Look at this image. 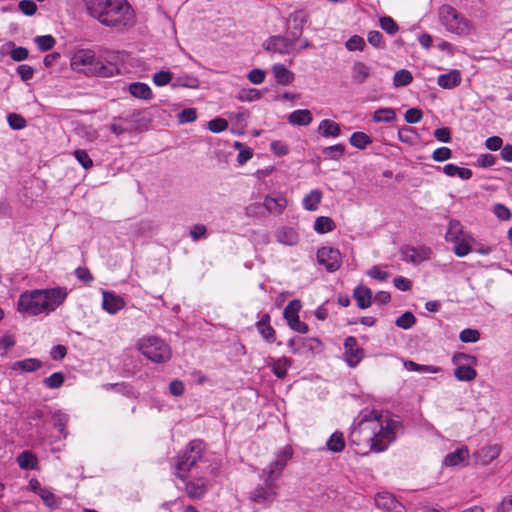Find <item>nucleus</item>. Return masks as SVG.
Instances as JSON below:
<instances>
[{"label":"nucleus","mask_w":512,"mask_h":512,"mask_svg":"<svg viewBox=\"0 0 512 512\" xmlns=\"http://www.w3.org/2000/svg\"><path fill=\"white\" fill-rule=\"evenodd\" d=\"M396 119V111L391 107H381L372 114L374 123H392Z\"/></svg>","instance_id":"f704fd0d"},{"label":"nucleus","mask_w":512,"mask_h":512,"mask_svg":"<svg viewBox=\"0 0 512 512\" xmlns=\"http://www.w3.org/2000/svg\"><path fill=\"white\" fill-rule=\"evenodd\" d=\"M451 362L454 365V376L458 381L472 382L476 379V366L478 364L476 356L457 352L452 356Z\"/></svg>","instance_id":"6e6552de"},{"label":"nucleus","mask_w":512,"mask_h":512,"mask_svg":"<svg viewBox=\"0 0 512 512\" xmlns=\"http://www.w3.org/2000/svg\"><path fill=\"white\" fill-rule=\"evenodd\" d=\"M39 497L42 499L44 504L51 509L58 508L61 504V498L56 496L51 489L46 487L40 491Z\"/></svg>","instance_id":"79ce46f5"},{"label":"nucleus","mask_w":512,"mask_h":512,"mask_svg":"<svg viewBox=\"0 0 512 512\" xmlns=\"http://www.w3.org/2000/svg\"><path fill=\"white\" fill-rule=\"evenodd\" d=\"M349 142L353 147L364 150L372 143V138L364 132H354L351 135Z\"/></svg>","instance_id":"a19ab883"},{"label":"nucleus","mask_w":512,"mask_h":512,"mask_svg":"<svg viewBox=\"0 0 512 512\" xmlns=\"http://www.w3.org/2000/svg\"><path fill=\"white\" fill-rule=\"evenodd\" d=\"M197 119V111L195 108H186L178 114V121L181 124L192 123Z\"/></svg>","instance_id":"bf43d9fd"},{"label":"nucleus","mask_w":512,"mask_h":512,"mask_svg":"<svg viewBox=\"0 0 512 512\" xmlns=\"http://www.w3.org/2000/svg\"><path fill=\"white\" fill-rule=\"evenodd\" d=\"M274 236L277 242L286 246H295L299 242V234L293 227H278L274 232Z\"/></svg>","instance_id":"412c9836"},{"label":"nucleus","mask_w":512,"mask_h":512,"mask_svg":"<svg viewBox=\"0 0 512 512\" xmlns=\"http://www.w3.org/2000/svg\"><path fill=\"white\" fill-rule=\"evenodd\" d=\"M502 452L500 444H487L481 447L474 453L475 462L482 466L489 465L492 461L497 459Z\"/></svg>","instance_id":"f3484780"},{"label":"nucleus","mask_w":512,"mask_h":512,"mask_svg":"<svg viewBox=\"0 0 512 512\" xmlns=\"http://www.w3.org/2000/svg\"><path fill=\"white\" fill-rule=\"evenodd\" d=\"M416 322V318L411 312H405L395 321L397 327L402 329H410Z\"/></svg>","instance_id":"603ef678"},{"label":"nucleus","mask_w":512,"mask_h":512,"mask_svg":"<svg viewBox=\"0 0 512 512\" xmlns=\"http://www.w3.org/2000/svg\"><path fill=\"white\" fill-rule=\"evenodd\" d=\"M345 152V146L342 144H336L323 149L325 157L333 160L340 159Z\"/></svg>","instance_id":"8fccbe9b"},{"label":"nucleus","mask_w":512,"mask_h":512,"mask_svg":"<svg viewBox=\"0 0 512 512\" xmlns=\"http://www.w3.org/2000/svg\"><path fill=\"white\" fill-rule=\"evenodd\" d=\"M345 47L349 51H363L365 47V41L362 37L353 35L346 41Z\"/></svg>","instance_id":"4d7b16f0"},{"label":"nucleus","mask_w":512,"mask_h":512,"mask_svg":"<svg viewBox=\"0 0 512 512\" xmlns=\"http://www.w3.org/2000/svg\"><path fill=\"white\" fill-rule=\"evenodd\" d=\"M301 309V303L299 300H292L288 303V305L285 307L283 315L284 318L288 321H290L293 318L298 317L299 311Z\"/></svg>","instance_id":"3c124183"},{"label":"nucleus","mask_w":512,"mask_h":512,"mask_svg":"<svg viewBox=\"0 0 512 512\" xmlns=\"http://www.w3.org/2000/svg\"><path fill=\"white\" fill-rule=\"evenodd\" d=\"M291 364V359L283 356L277 359H273L271 363H269V366L271 367L273 374L277 378L282 379L286 376L288 369L291 367Z\"/></svg>","instance_id":"2f4dec72"},{"label":"nucleus","mask_w":512,"mask_h":512,"mask_svg":"<svg viewBox=\"0 0 512 512\" xmlns=\"http://www.w3.org/2000/svg\"><path fill=\"white\" fill-rule=\"evenodd\" d=\"M34 42L39 50L43 52L51 50L56 44L54 37L51 35L37 36Z\"/></svg>","instance_id":"09e8293b"},{"label":"nucleus","mask_w":512,"mask_h":512,"mask_svg":"<svg viewBox=\"0 0 512 512\" xmlns=\"http://www.w3.org/2000/svg\"><path fill=\"white\" fill-rule=\"evenodd\" d=\"M317 260L327 271L334 272L341 266V254L338 249L332 247H321L317 251Z\"/></svg>","instance_id":"ddd939ff"},{"label":"nucleus","mask_w":512,"mask_h":512,"mask_svg":"<svg viewBox=\"0 0 512 512\" xmlns=\"http://www.w3.org/2000/svg\"><path fill=\"white\" fill-rule=\"evenodd\" d=\"M69 295V290L63 286H54L40 289L41 314L49 315L64 304Z\"/></svg>","instance_id":"1a4fd4ad"},{"label":"nucleus","mask_w":512,"mask_h":512,"mask_svg":"<svg viewBox=\"0 0 512 512\" xmlns=\"http://www.w3.org/2000/svg\"><path fill=\"white\" fill-rule=\"evenodd\" d=\"M42 363L36 358H28L16 361L12 364L11 369L14 371L34 372L41 368Z\"/></svg>","instance_id":"58836bf2"},{"label":"nucleus","mask_w":512,"mask_h":512,"mask_svg":"<svg viewBox=\"0 0 512 512\" xmlns=\"http://www.w3.org/2000/svg\"><path fill=\"white\" fill-rule=\"evenodd\" d=\"M401 429L399 417L389 411L372 410L354 424L349 444L359 455L380 453L395 442Z\"/></svg>","instance_id":"f257e3e1"},{"label":"nucleus","mask_w":512,"mask_h":512,"mask_svg":"<svg viewBox=\"0 0 512 512\" xmlns=\"http://www.w3.org/2000/svg\"><path fill=\"white\" fill-rule=\"evenodd\" d=\"M138 349L155 363L166 362L171 358V349L162 339L155 336L143 337L138 341Z\"/></svg>","instance_id":"0eeeda50"},{"label":"nucleus","mask_w":512,"mask_h":512,"mask_svg":"<svg viewBox=\"0 0 512 512\" xmlns=\"http://www.w3.org/2000/svg\"><path fill=\"white\" fill-rule=\"evenodd\" d=\"M265 76H266V73L264 70L256 68V69H252L248 73L247 78L251 83H253L255 85H259L264 82Z\"/></svg>","instance_id":"69168bd1"},{"label":"nucleus","mask_w":512,"mask_h":512,"mask_svg":"<svg viewBox=\"0 0 512 512\" xmlns=\"http://www.w3.org/2000/svg\"><path fill=\"white\" fill-rule=\"evenodd\" d=\"M288 206V199L283 193L266 195L263 199L262 207L269 214L280 215Z\"/></svg>","instance_id":"a211bd4d"},{"label":"nucleus","mask_w":512,"mask_h":512,"mask_svg":"<svg viewBox=\"0 0 512 512\" xmlns=\"http://www.w3.org/2000/svg\"><path fill=\"white\" fill-rule=\"evenodd\" d=\"M312 120V113L308 109L295 110L288 116L289 123L297 126H308Z\"/></svg>","instance_id":"7c9ffc66"},{"label":"nucleus","mask_w":512,"mask_h":512,"mask_svg":"<svg viewBox=\"0 0 512 512\" xmlns=\"http://www.w3.org/2000/svg\"><path fill=\"white\" fill-rule=\"evenodd\" d=\"M74 156L78 163L84 168V169H90L93 166V161L88 155V153L85 150H75Z\"/></svg>","instance_id":"13d9d810"},{"label":"nucleus","mask_w":512,"mask_h":512,"mask_svg":"<svg viewBox=\"0 0 512 512\" xmlns=\"http://www.w3.org/2000/svg\"><path fill=\"white\" fill-rule=\"evenodd\" d=\"M438 16L440 23L445 27V29L458 36H466L473 29L472 22L452 6H441L438 11Z\"/></svg>","instance_id":"7ed1b4c3"},{"label":"nucleus","mask_w":512,"mask_h":512,"mask_svg":"<svg viewBox=\"0 0 512 512\" xmlns=\"http://www.w3.org/2000/svg\"><path fill=\"white\" fill-rule=\"evenodd\" d=\"M328 450L334 453L341 452L345 447V439L342 432H334L326 442Z\"/></svg>","instance_id":"ea45409f"},{"label":"nucleus","mask_w":512,"mask_h":512,"mask_svg":"<svg viewBox=\"0 0 512 512\" xmlns=\"http://www.w3.org/2000/svg\"><path fill=\"white\" fill-rule=\"evenodd\" d=\"M95 52L91 49H78L70 59V66L76 72L85 73L90 75L91 68L94 67L96 62Z\"/></svg>","instance_id":"f8f14e48"},{"label":"nucleus","mask_w":512,"mask_h":512,"mask_svg":"<svg viewBox=\"0 0 512 512\" xmlns=\"http://www.w3.org/2000/svg\"><path fill=\"white\" fill-rule=\"evenodd\" d=\"M17 311L24 316L42 315L40 289L29 290L20 294L17 301Z\"/></svg>","instance_id":"9d476101"},{"label":"nucleus","mask_w":512,"mask_h":512,"mask_svg":"<svg viewBox=\"0 0 512 512\" xmlns=\"http://www.w3.org/2000/svg\"><path fill=\"white\" fill-rule=\"evenodd\" d=\"M256 327L262 338L272 343L275 341V330L270 325V316L269 314H263L259 321L256 323Z\"/></svg>","instance_id":"bb28decb"},{"label":"nucleus","mask_w":512,"mask_h":512,"mask_svg":"<svg viewBox=\"0 0 512 512\" xmlns=\"http://www.w3.org/2000/svg\"><path fill=\"white\" fill-rule=\"evenodd\" d=\"M459 339L463 343H475L480 339V332L476 329H464L459 334Z\"/></svg>","instance_id":"5fc2aeb1"},{"label":"nucleus","mask_w":512,"mask_h":512,"mask_svg":"<svg viewBox=\"0 0 512 512\" xmlns=\"http://www.w3.org/2000/svg\"><path fill=\"white\" fill-rule=\"evenodd\" d=\"M375 504L377 507L389 512L403 511L401 504L394 498L392 494L387 492L378 493L375 496Z\"/></svg>","instance_id":"4be33fe9"},{"label":"nucleus","mask_w":512,"mask_h":512,"mask_svg":"<svg viewBox=\"0 0 512 512\" xmlns=\"http://www.w3.org/2000/svg\"><path fill=\"white\" fill-rule=\"evenodd\" d=\"M292 456V447L289 445L284 446L276 453L275 459L271 463H269L265 468H263L261 472L264 473L265 475H268L269 477L279 479L283 469L290 461Z\"/></svg>","instance_id":"9b49d317"},{"label":"nucleus","mask_w":512,"mask_h":512,"mask_svg":"<svg viewBox=\"0 0 512 512\" xmlns=\"http://www.w3.org/2000/svg\"><path fill=\"white\" fill-rule=\"evenodd\" d=\"M128 91L133 97L142 100H150L153 97V93L149 85L142 82L131 83L128 87Z\"/></svg>","instance_id":"72a5a7b5"},{"label":"nucleus","mask_w":512,"mask_h":512,"mask_svg":"<svg viewBox=\"0 0 512 512\" xmlns=\"http://www.w3.org/2000/svg\"><path fill=\"white\" fill-rule=\"evenodd\" d=\"M204 452V443L201 440H192L188 447L179 452L175 463V473L180 479H185L186 473L197 462L201 461Z\"/></svg>","instance_id":"39448f33"},{"label":"nucleus","mask_w":512,"mask_h":512,"mask_svg":"<svg viewBox=\"0 0 512 512\" xmlns=\"http://www.w3.org/2000/svg\"><path fill=\"white\" fill-rule=\"evenodd\" d=\"M445 240L454 244L453 252L458 257H465L472 251L474 237L464 230L458 220L449 221Z\"/></svg>","instance_id":"20e7f679"},{"label":"nucleus","mask_w":512,"mask_h":512,"mask_svg":"<svg viewBox=\"0 0 512 512\" xmlns=\"http://www.w3.org/2000/svg\"><path fill=\"white\" fill-rule=\"evenodd\" d=\"M402 260L414 265L429 260L432 255V250L426 246H406L401 249Z\"/></svg>","instance_id":"2eb2a0df"},{"label":"nucleus","mask_w":512,"mask_h":512,"mask_svg":"<svg viewBox=\"0 0 512 512\" xmlns=\"http://www.w3.org/2000/svg\"><path fill=\"white\" fill-rule=\"evenodd\" d=\"M89 16L104 26L128 28L135 22V13L127 0H83Z\"/></svg>","instance_id":"f03ea898"},{"label":"nucleus","mask_w":512,"mask_h":512,"mask_svg":"<svg viewBox=\"0 0 512 512\" xmlns=\"http://www.w3.org/2000/svg\"><path fill=\"white\" fill-rule=\"evenodd\" d=\"M272 73L280 85H288L294 80V74L281 63L272 66Z\"/></svg>","instance_id":"c756f323"},{"label":"nucleus","mask_w":512,"mask_h":512,"mask_svg":"<svg viewBox=\"0 0 512 512\" xmlns=\"http://www.w3.org/2000/svg\"><path fill=\"white\" fill-rule=\"evenodd\" d=\"M380 27L388 34H395L399 27L393 18L389 16H383L379 19Z\"/></svg>","instance_id":"6e6d98bb"},{"label":"nucleus","mask_w":512,"mask_h":512,"mask_svg":"<svg viewBox=\"0 0 512 512\" xmlns=\"http://www.w3.org/2000/svg\"><path fill=\"white\" fill-rule=\"evenodd\" d=\"M470 459L469 448L462 445L456 448L454 451L449 452L443 459V466L445 467H462L467 466Z\"/></svg>","instance_id":"dca6fc26"},{"label":"nucleus","mask_w":512,"mask_h":512,"mask_svg":"<svg viewBox=\"0 0 512 512\" xmlns=\"http://www.w3.org/2000/svg\"><path fill=\"white\" fill-rule=\"evenodd\" d=\"M64 382V375L61 372H55L43 380L46 387L56 389L62 386Z\"/></svg>","instance_id":"864d4df0"},{"label":"nucleus","mask_w":512,"mask_h":512,"mask_svg":"<svg viewBox=\"0 0 512 512\" xmlns=\"http://www.w3.org/2000/svg\"><path fill=\"white\" fill-rule=\"evenodd\" d=\"M423 113L418 108H410L404 114V119L407 123H418L421 121Z\"/></svg>","instance_id":"0e129e2a"},{"label":"nucleus","mask_w":512,"mask_h":512,"mask_svg":"<svg viewBox=\"0 0 512 512\" xmlns=\"http://www.w3.org/2000/svg\"><path fill=\"white\" fill-rule=\"evenodd\" d=\"M452 157V151L448 147H439L436 150H434L432 154V158L434 161L437 162H443Z\"/></svg>","instance_id":"e2e57ef3"},{"label":"nucleus","mask_w":512,"mask_h":512,"mask_svg":"<svg viewBox=\"0 0 512 512\" xmlns=\"http://www.w3.org/2000/svg\"><path fill=\"white\" fill-rule=\"evenodd\" d=\"M119 74V68L115 63L109 62L104 64L103 62L96 60L94 67L91 68L90 75L99 77H113Z\"/></svg>","instance_id":"393cba45"},{"label":"nucleus","mask_w":512,"mask_h":512,"mask_svg":"<svg viewBox=\"0 0 512 512\" xmlns=\"http://www.w3.org/2000/svg\"><path fill=\"white\" fill-rule=\"evenodd\" d=\"M442 170L448 177H458L462 180H468L473 175L471 169L459 167L455 164H447L442 168Z\"/></svg>","instance_id":"e433bc0d"},{"label":"nucleus","mask_w":512,"mask_h":512,"mask_svg":"<svg viewBox=\"0 0 512 512\" xmlns=\"http://www.w3.org/2000/svg\"><path fill=\"white\" fill-rule=\"evenodd\" d=\"M52 421H53L54 427L57 428L58 431L61 434H63L65 437L66 436L65 427L69 421L68 414H66L62 411H56V412H54V414L52 416Z\"/></svg>","instance_id":"de8ad7c7"},{"label":"nucleus","mask_w":512,"mask_h":512,"mask_svg":"<svg viewBox=\"0 0 512 512\" xmlns=\"http://www.w3.org/2000/svg\"><path fill=\"white\" fill-rule=\"evenodd\" d=\"M19 10L27 16H32L37 11V5L32 0H22L19 2Z\"/></svg>","instance_id":"338daca9"},{"label":"nucleus","mask_w":512,"mask_h":512,"mask_svg":"<svg viewBox=\"0 0 512 512\" xmlns=\"http://www.w3.org/2000/svg\"><path fill=\"white\" fill-rule=\"evenodd\" d=\"M318 133L325 138H337L341 134V128L335 121L324 119L319 123Z\"/></svg>","instance_id":"cd10ccee"},{"label":"nucleus","mask_w":512,"mask_h":512,"mask_svg":"<svg viewBox=\"0 0 512 512\" xmlns=\"http://www.w3.org/2000/svg\"><path fill=\"white\" fill-rule=\"evenodd\" d=\"M200 86V80L193 74H183L177 77L173 76V82L171 83V88H188V89H198Z\"/></svg>","instance_id":"a878e982"},{"label":"nucleus","mask_w":512,"mask_h":512,"mask_svg":"<svg viewBox=\"0 0 512 512\" xmlns=\"http://www.w3.org/2000/svg\"><path fill=\"white\" fill-rule=\"evenodd\" d=\"M371 74V66L361 61L355 62L351 68L352 79L354 82L358 84H363L364 82H366L368 78L371 76Z\"/></svg>","instance_id":"5701e85b"},{"label":"nucleus","mask_w":512,"mask_h":512,"mask_svg":"<svg viewBox=\"0 0 512 512\" xmlns=\"http://www.w3.org/2000/svg\"><path fill=\"white\" fill-rule=\"evenodd\" d=\"M262 92L255 88H242L238 94L237 99L240 102H253L261 99Z\"/></svg>","instance_id":"c03bdc74"},{"label":"nucleus","mask_w":512,"mask_h":512,"mask_svg":"<svg viewBox=\"0 0 512 512\" xmlns=\"http://www.w3.org/2000/svg\"><path fill=\"white\" fill-rule=\"evenodd\" d=\"M152 81L155 86L163 87L173 82V74L168 70H161L153 75Z\"/></svg>","instance_id":"49530a36"},{"label":"nucleus","mask_w":512,"mask_h":512,"mask_svg":"<svg viewBox=\"0 0 512 512\" xmlns=\"http://www.w3.org/2000/svg\"><path fill=\"white\" fill-rule=\"evenodd\" d=\"M17 463L21 469L36 470L38 469V459L35 454L30 451H23L17 457Z\"/></svg>","instance_id":"4c0bfd02"},{"label":"nucleus","mask_w":512,"mask_h":512,"mask_svg":"<svg viewBox=\"0 0 512 512\" xmlns=\"http://www.w3.org/2000/svg\"><path fill=\"white\" fill-rule=\"evenodd\" d=\"M259 478L263 481V485H259L251 491L249 499L255 505L265 508L270 506L278 497V479L269 477L262 472H260Z\"/></svg>","instance_id":"423d86ee"},{"label":"nucleus","mask_w":512,"mask_h":512,"mask_svg":"<svg viewBox=\"0 0 512 512\" xmlns=\"http://www.w3.org/2000/svg\"><path fill=\"white\" fill-rule=\"evenodd\" d=\"M102 308L109 314L115 315L125 307L124 299L114 292L102 291Z\"/></svg>","instance_id":"6ab92c4d"},{"label":"nucleus","mask_w":512,"mask_h":512,"mask_svg":"<svg viewBox=\"0 0 512 512\" xmlns=\"http://www.w3.org/2000/svg\"><path fill=\"white\" fill-rule=\"evenodd\" d=\"M7 120H8L9 126L14 130H20L26 126L25 119L22 116L15 114V113H10L7 116Z\"/></svg>","instance_id":"680f3d73"},{"label":"nucleus","mask_w":512,"mask_h":512,"mask_svg":"<svg viewBox=\"0 0 512 512\" xmlns=\"http://www.w3.org/2000/svg\"><path fill=\"white\" fill-rule=\"evenodd\" d=\"M344 357L348 366L356 367L364 358V350L355 337H347L344 341Z\"/></svg>","instance_id":"4468645a"},{"label":"nucleus","mask_w":512,"mask_h":512,"mask_svg":"<svg viewBox=\"0 0 512 512\" xmlns=\"http://www.w3.org/2000/svg\"><path fill=\"white\" fill-rule=\"evenodd\" d=\"M461 82V74L458 70H451L447 74L438 76L437 83L441 88L452 89L458 86Z\"/></svg>","instance_id":"473e14b6"},{"label":"nucleus","mask_w":512,"mask_h":512,"mask_svg":"<svg viewBox=\"0 0 512 512\" xmlns=\"http://www.w3.org/2000/svg\"><path fill=\"white\" fill-rule=\"evenodd\" d=\"M292 41L283 36H272L264 42V48L267 51L287 54L292 47Z\"/></svg>","instance_id":"aec40b11"},{"label":"nucleus","mask_w":512,"mask_h":512,"mask_svg":"<svg viewBox=\"0 0 512 512\" xmlns=\"http://www.w3.org/2000/svg\"><path fill=\"white\" fill-rule=\"evenodd\" d=\"M354 298L361 309H366L372 303V291L365 286H358L354 289Z\"/></svg>","instance_id":"c9c22d12"},{"label":"nucleus","mask_w":512,"mask_h":512,"mask_svg":"<svg viewBox=\"0 0 512 512\" xmlns=\"http://www.w3.org/2000/svg\"><path fill=\"white\" fill-rule=\"evenodd\" d=\"M208 489V481L203 478H196L186 484V492L191 498H201Z\"/></svg>","instance_id":"b1692460"},{"label":"nucleus","mask_w":512,"mask_h":512,"mask_svg":"<svg viewBox=\"0 0 512 512\" xmlns=\"http://www.w3.org/2000/svg\"><path fill=\"white\" fill-rule=\"evenodd\" d=\"M413 75L409 70L401 69L393 76V85L396 88L404 87L412 83Z\"/></svg>","instance_id":"37998d69"},{"label":"nucleus","mask_w":512,"mask_h":512,"mask_svg":"<svg viewBox=\"0 0 512 512\" xmlns=\"http://www.w3.org/2000/svg\"><path fill=\"white\" fill-rule=\"evenodd\" d=\"M323 198V193L320 189H313L308 194H306L302 199V206L306 211H316L318 210L319 204L321 203Z\"/></svg>","instance_id":"c85d7f7f"},{"label":"nucleus","mask_w":512,"mask_h":512,"mask_svg":"<svg viewBox=\"0 0 512 512\" xmlns=\"http://www.w3.org/2000/svg\"><path fill=\"white\" fill-rule=\"evenodd\" d=\"M15 345V339L11 334L0 337V355H5L7 350Z\"/></svg>","instance_id":"774afa93"},{"label":"nucleus","mask_w":512,"mask_h":512,"mask_svg":"<svg viewBox=\"0 0 512 512\" xmlns=\"http://www.w3.org/2000/svg\"><path fill=\"white\" fill-rule=\"evenodd\" d=\"M334 228H335L334 221L329 217L320 216V217L316 218V220L314 222V230L320 234L330 232Z\"/></svg>","instance_id":"a18cd8bd"},{"label":"nucleus","mask_w":512,"mask_h":512,"mask_svg":"<svg viewBox=\"0 0 512 512\" xmlns=\"http://www.w3.org/2000/svg\"><path fill=\"white\" fill-rule=\"evenodd\" d=\"M228 128L227 120L223 118H215L208 122V129L213 133H220Z\"/></svg>","instance_id":"052dcab7"}]
</instances>
